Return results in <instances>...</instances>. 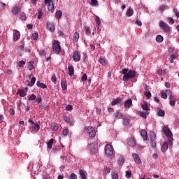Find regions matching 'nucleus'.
I'll return each mask as SVG.
<instances>
[{
  "label": "nucleus",
  "instance_id": "obj_1",
  "mask_svg": "<svg viewBox=\"0 0 179 179\" xmlns=\"http://www.w3.org/2000/svg\"><path fill=\"white\" fill-rule=\"evenodd\" d=\"M122 74L124 75V82H128L129 79H134L135 76H136V72L134 70H129V69H123L122 70Z\"/></svg>",
  "mask_w": 179,
  "mask_h": 179
},
{
  "label": "nucleus",
  "instance_id": "obj_2",
  "mask_svg": "<svg viewBox=\"0 0 179 179\" xmlns=\"http://www.w3.org/2000/svg\"><path fill=\"white\" fill-rule=\"evenodd\" d=\"M105 154L106 156H113L114 155V148L111 144H107L105 146Z\"/></svg>",
  "mask_w": 179,
  "mask_h": 179
},
{
  "label": "nucleus",
  "instance_id": "obj_3",
  "mask_svg": "<svg viewBox=\"0 0 179 179\" xmlns=\"http://www.w3.org/2000/svg\"><path fill=\"white\" fill-rule=\"evenodd\" d=\"M52 48L54 52L56 54L59 55L61 53V45H59V42L58 41H54Z\"/></svg>",
  "mask_w": 179,
  "mask_h": 179
},
{
  "label": "nucleus",
  "instance_id": "obj_4",
  "mask_svg": "<svg viewBox=\"0 0 179 179\" xmlns=\"http://www.w3.org/2000/svg\"><path fill=\"white\" fill-rule=\"evenodd\" d=\"M86 131L87 135H89L90 138H94V136H96V130H94V128L93 127H87L86 129Z\"/></svg>",
  "mask_w": 179,
  "mask_h": 179
},
{
  "label": "nucleus",
  "instance_id": "obj_5",
  "mask_svg": "<svg viewBox=\"0 0 179 179\" xmlns=\"http://www.w3.org/2000/svg\"><path fill=\"white\" fill-rule=\"evenodd\" d=\"M159 27L161 29H163L164 31H165V33H169L170 31V26H169V24L166 22H164V21H160L159 22Z\"/></svg>",
  "mask_w": 179,
  "mask_h": 179
},
{
  "label": "nucleus",
  "instance_id": "obj_6",
  "mask_svg": "<svg viewBox=\"0 0 179 179\" xmlns=\"http://www.w3.org/2000/svg\"><path fill=\"white\" fill-rule=\"evenodd\" d=\"M45 5H48L49 12L54 11V2L51 0H44Z\"/></svg>",
  "mask_w": 179,
  "mask_h": 179
},
{
  "label": "nucleus",
  "instance_id": "obj_7",
  "mask_svg": "<svg viewBox=\"0 0 179 179\" xmlns=\"http://www.w3.org/2000/svg\"><path fill=\"white\" fill-rule=\"evenodd\" d=\"M163 132L167 138H173V133H171V130L167 126L163 127Z\"/></svg>",
  "mask_w": 179,
  "mask_h": 179
},
{
  "label": "nucleus",
  "instance_id": "obj_8",
  "mask_svg": "<svg viewBox=\"0 0 179 179\" xmlns=\"http://www.w3.org/2000/svg\"><path fill=\"white\" fill-rule=\"evenodd\" d=\"M88 150H90V152H92V153H93L94 155H96V153L99 152V148L97 147V145L92 143L89 145Z\"/></svg>",
  "mask_w": 179,
  "mask_h": 179
},
{
  "label": "nucleus",
  "instance_id": "obj_9",
  "mask_svg": "<svg viewBox=\"0 0 179 179\" xmlns=\"http://www.w3.org/2000/svg\"><path fill=\"white\" fill-rule=\"evenodd\" d=\"M81 55L79 51H75L73 54V59L74 62H79L80 61Z\"/></svg>",
  "mask_w": 179,
  "mask_h": 179
},
{
  "label": "nucleus",
  "instance_id": "obj_10",
  "mask_svg": "<svg viewBox=\"0 0 179 179\" xmlns=\"http://www.w3.org/2000/svg\"><path fill=\"white\" fill-rule=\"evenodd\" d=\"M47 29L50 33H54L55 31V25L52 22H47Z\"/></svg>",
  "mask_w": 179,
  "mask_h": 179
},
{
  "label": "nucleus",
  "instance_id": "obj_11",
  "mask_svg": "<svg viewBox=\"0 0 179 179\" xmlns=\"http://www.w3.org/2000/svg\"><path fill=\"white\" fill-rule=\"evenodd\" d=\"M64 120L66 124H71V125H73V124H75V120L72 117L64 116Z\"/></svg>",
  "mask_w": 179,
  "mask_h": 179
},
{
  "label": "nucleus",
  "instance_id": "obj_12",
  "mask_svg": "<svg viewBox=\"0 0 179 179\" xmlns=\"http://www.w3.org/2000/svg\"><path fill=\"white\" fill-rule=\"evenodd\" d=\"M132 157L135 163H138V164H141V163H142V161L141 160V158L139 157V155H138V154L134 153L132 155Z\"/></svg>",
  "mask_w": 179,
  "mask_h": 179
},
{
  "label": "nucleus",
  "instance_id": "obj_13",
  "mask_svg": "<svg viewBox=\"0 0 179 179\" xmlns=\"http://www.w3.org/2000/svg\"><path fill=\"white\" fill-rule=\"evenodd\" d=\"M79 174L81 179H87V173L83 169L79 171Z\"/></svg>",
  "mask_w": 179,
  "mask_h": 179
},
{
  "label": "nucleus",
  "instance_id": "obj_14",
  "mask_svg": "<svg viewBox=\"0 0 179 179\" xmlns=\"http://www.w3.org/2000/svg\"><path fill=\"white\" fill-rule=\"evenodd\" d=\"M13 41H18L20 38V32L19 31L15 30V32L13 34Z\"/></svg>",
  "mask_w": 179,
  "mask_h": 179
},
{
  "label": "nucleus",
  "instance_id": "obj_15",
  "mask_svg": "<svg viewBox=\"0 0 179 179\" xmlns=\"http://www.w3.org/2000/svg\"><path fill=\"white\" fill-rule=\"evenodd\" d=\"M26 83H27V86L29 87H33L34 86V84L36 83V77H32L31 78V81L26 80Z\"/></svg>",
  "mask_w": 179,
  "mask_h": 179
},
{
  "label": "nucleus",
  "instance_id": "obj_16",
  "mask_svg": "<svg viewBox=\"0 0 179 179\" xmlns=\"http://www.w3.org/2000/svg\"><path fill=\"white\" fill-rule=\"evenodd\" d=\"M127 145L129 146H131V148H134V146H135V145H136V142H135V140H134V138H127Z\"/></svg>",
  "mask_w": 179,
  "mask_h": 179
},
{
  "label": "nucleus",
  "instance_id": "obj_17",
  "mask_svg": "<svg viewBox=\"0 0 179 179\" xmlns=\"http://www.w3.org/2000/svg\"><path fill=\"white\" fill-rule=\"evenodd\" d=\"M132 106V99H128L124 102V108H131V106Z\"/></svg>",
  "mask_w": 179,
  "mask_h": 179
},
{
  "label": "nucleus",
  "instance_id": "obj_18",
  "mask_svg": "<svg viewBox=\"0 0 179 179\" xmlns=\"http://www.w3.org/2000/svg\"><path fill=\"white\" fill-rule=\"evenodd\" d=\"M68 71L69 76H73V75L75 73V68L72 65L68 66Z\"/></svg>",
  "mask_w": 179,
  "mask_h": 179
},
{
  "label": "nucleus",
  "instance_id": "obj_19",
  "mask_svg": "<svg viewBox=\"0 0 179 179\" xmlns=\"http://www.w3.org/2000/svg\"><path fill=\"white\" fill-rule=\"evenodd\" d=\"M169 149V143H167V141L164 142L162 146V152H163V153L167 152V150Z\"/></svg>",
  "mask_w": 179,
  "mask_h": 179
},
{
  "label": "nucleus",
  "instance_id": "obj_20",
  "mask_svg": "<svg viewBox=\"0 0 179 179\" xmlns=\"http://www.w3.org/2000/svg\"><path fill=\"white\" fill-rule=\"evenodd\" d=\"M141 135L143 141H148V132L145 129H142L141 131Z\"/></svg>",
  "mask_w": 179,
  "mask_h": 179
},
{
  "label": "nucleus",
  "instance_id": "obj_21",
  "mask_svg": "<svg viewBox=\"0 0 179 179\" xmlns=\"http://www.w3.org/2000/svg\"><path fill=\"white\" fill-rule=\"evenodd\" d=\"M20 10H22L20 8L15 6L12 8V13H13V15H18V13H20Z\"/></svg>",
  "mask_w": 179,
  "mask_h": 179
},
{
  "label": "nucleus",
  "instance_id": "obj_22",
  "mask_svg": "<svg viewBox=\"0 0 179 179\" xmlns=\"http://www.w3.org/2000/svg\"><path fill=\"white\" fill-rule=\"evenodd\" d=\"M17 94L20 96V97H24L27 96V92H26V91H24L23 89L18 90Z\"/></svg>",
  "mask_w": 179,
  "mask_h": 179
},
{
  "label": "nucleus",
  "instance_id": "obj_23",
  "mask_svg": "<svg viewBox=\"0 0 179 179\" xmlns=\"http://www.w3.org/2000/svg\"><path fill=\"white\" fill-rule=\"evenodd\" d=\"M141 108L144 111H150V108L148 106V103L146 102H143L141 103Z\"/></svg>",
  "mask_w": 179,
  "mask_h": 179
},
{
  "label": "nucleus",
  "instance_id": "obj_24",
  "mask_svg": "<svg viewBox=\"0 0 179 179\" xmlns=\"http://www.w3.org/2000/svg\"><path fill=\"white\" fill-rule=\"evenodd\" d=\"M36 86L41 89H47V85L40 81H37Z\"/></svg>",
  "mask_w": 179,
  "mask_h": 179
},
{
  "label": "nucleus",
  "instance_id": "obj_25",
  "mask_svg": "<svg viewBox=\"0 0 179 179\" xmlns=\"http://www.w3.org/2000/svg\"><path fill=\"white\" fill-rule=\"evenodd\" d=\"M32 131L34 132H38L40 131V125L36 123L32 126Z\"/></svg>",
  "mask_w": 179,
  "mask_h": 179
},
{
  "label": "nucleus",
  "instance_id": "obj_26",
  "mask_svg": "<svg viewBox=\"0 0 179 179\" xmlns=\"http://www.w3.org/2000/svg\"><path fill=\"white\" fill-rule=\"evenodd\" d=\"M29 71H33L34 69V61H29L28 63Z\"/></svg>",
  "mask_w": 179,
  "mask_h": 179
},
{
  "label": "nucleus",
  "instance_id": "obj_27",
  "mask_svg": "<svg viewBox=\"0 0 179 179\" xmlns=\"http://www.w3.org/2000/svg\"><path fill=\"white\" fill-rule=\"evenodd\" d=\"M126 15L128 17H131V16H134V9L132 8H128Z\"/></svg>",
  "mask_w": 179,
  "mask_h": 179
},
{
  "label": "nucleus",
  "instance_id": "obj_28",
  "mask_svg": "<svg viewBox=\"0 0 179 179\" xmlns=\"http://www.w3.org/2000/svg\"><path fill=\"white\" fill-rule=\"evenodd\" d=\"M157 117H164V115H166V112L162 109H159L157 113Z\"/></svg>",
  "mask_w": 179,
  "mask_h": 179
},
{
  "label": "nucleus",
  "instance_id": "obj_29",
  "mask_svg": "<svg viewBox=\"0 0 179 179\" xmlns=\"http://www.w3.org/2000/svg\"><path fill=\"white\" fill-rule=\"evenodd\" d=\"M73 40L75 43H78L79 40V33L75 32L73 35Z\"/></svg>",
  "mask_w": 179,
  "mask_h": 179
},
{
  "label": "nucleus",
  "instance_id": "obj_30",
  "mask_svg": "<svg viewBox=\"0 0 179 179\" xmlns=\"http://www.w3.org/2000/svg\"><path fill=\"white\" fill-rule=\"evenodd\" d=\"M50 127H51V129L52 131H58V128H59L58 124H57V123H51Z\"/></svg>",
  "mask_w": 179,
  "mask_h": 179
},
{
  "label": "nucleus",
  "instance_id": "obj_31",
  "mask_svg": "<svg viewBox=\"0 0 179 179\" xmlns=\"http://www.w3.org/2000/svg\"><path fill=\"white\" fill-rule=\"evenodd\" d=\"M163 40H164V38H163V36L157 35L156 36V41H157V43H163Z\"/></svg>",
  "mask_w": 179,
  "mask_h": 179
},
{
  "label": "nucleus",
  "instance_id": "obj_32",
  "mask_svg": "<svg viewBox=\"0 0 179 179\" xmlns=\"http://www.w3.org/2000/svg\"><path fill=\"white\" fill-rule=\"evenodd\" d=\"M54 143V138H51L48 143L47 146L48 149H52V144Z\"/></svg>",
  "mask_w": 179,
  "mask_h": 179
},
{
  "label": "nucleus",
  "instance_id": "obj_33",
  "mask_svg": "<svg viewBox=\"0 0 179 179\" xmlns=\"http://www.w3.org/2000/svg\"><path fill=\"white\" fill-rule=\"evenodd\" d=\"M119 103H121V99L119 98H117L111 102V104L112 106H117V104H119Z\"/></svg>",
  "mask_w": 179,
  "mask_h": 179
},
{
  "label": "nucleus",
  "instance_id": "obj_34",
  "mask_svg": "<svg viewBox=\"0 0 179 179\" xmlns=\"http://www.w3.org/2000/svg\"><path fill=\"white\" fill-rule=\"evenodd\" d=\"M62 16V11L61 10L56 11L55 13L56 19H61Z\"/></svg>",
  "mask_w": 179,
  "mask_h": 179
},
{
  "label": "nucleus",
  "instance_id": "obj_35",
  "mask_svg": "<svg viewBox=\"0 0 179 179\" xmlns=\"http://www.w3.org/2000/svg\"><path fill=\"white\" fill-rule=\"evenodd\" d=\"M61 87H62V89H63V90H66V87H67L66 81L62 80Z\"/></svg>",
  "mask_w": 179,
  "mask_h": 179
},
{
  "label": "nucleus",
  "instance_id": "obj_36",
  "mask_svg": "<svg viewBox=\"0 0 179 179\" xmlns=\"http://www.w3.org/2000/svg\"><path fill=\"white\" fill-rule=\"evenodd\" d=\"M150 141H156V134L154 132H151L150 134Z\"/></svg>",
  "mask_w": 179,
  "mask_h": 179
},
{
  "label": "nucleus",
  "instance_id": "obj_37",
  "mask_svg": "<svg viewBox=\"0 0 179 179\" xmlns=\"http://www.w3.org/2000/svg\"><path fill=\"white\" fill-rule=\"evenodd\" d=\"M148 114H149L148 112H140V115L142 117V118H148Z\"/></svg>",
  "mask_w": 179,
  "mask_h": 179
},
{
  "label": "nucleus",
  "instance_id": "obj_38",
  "mask_svg": "<svg viewBox=\"0 0 179 179\" xmlns=\"http://www.w3.org/2000/svg\"><path fill=\"white\" fill-rule=\"evenodd\" d=\"M99 6V2L97 1V0H91V6Z\"/></svg>",
  "mask_w": 179,
  "mask_h": 179
},
{
  "label": "nucleus",
  "instance_id": "obj_39",
  "mask_svg": "<svg viewBox=\"0 0 179 179\" xmlns=\"http://www.w3.org/2000/svg\"><path fill=\"white\" fill-rule=\"evenodd\" d=\"M36 99H37V96H36V94H30L28 100H29L30 101H32L33 100H36Z\"/></svg>",
  "mask_w": 179,
  "mask_h": 179
},
{
  "label": "nucleus",
  "instance_id": "obj_40",
  "mask_svg": "<svg viewBox=\"0 0 179 179\" xmlns=\"http://www.w3.org/2000/svg\"><path fill=\"white\" fill-rule=\"evenodd\" d=\"M62 135L64 136H68V135H69V129H64L62 131Z\"/></svg>",
  "mask_w": 179,
  "mask_h": 179
},
{
  "label": "nucleus",
  "instance_id": "obj_41",
  "mask_svg": "<svg viewBox=\"0 0 179 179\" xmlns=\"http://www.w3.org/2000/svg\"><path fill=\"white\" fill-rule=\"evenodd\" d=\"M31 38H32V40H38V33L34 32V34H32Z\"/></svg>",
  "mask_w": 179,
  "mask_h": 179
},
{
  "label": "nucleus",
  "instance_id": "obj_42",
  "mask_svg": "<svg viewBox=\"0 0 179 179\" xmlns=\"http://www.w3.org/2000/svg\"><path fill=\"white\" fill-rule=\"evenodd\" d=\"M24 65H26V62L21 60L18 62V66L20 68H23L24 66Z\"/></svg>",
  "mask_w": 179,
  "mask_h": 179
},
{
  "label": "nucleus",
  "instance_id": "obj_43",
  "mask_svg": "<svg viewBox=\"0 0 179 179\" xmlns=\"http://www.w3.org/2000/svg\"><path fill=\"white\" fill-rule=\"evenodd\" d=\"M112 179H118V174L115 171L111 172Z\"/></svg>",
  "mask_w": 179,
  "mask_h": 179
},
{
  "label": "nucleus",
  "instance_id": "obj_44",
  "mask_svg": "<svg viewBox=\"0 0 179 179\" xmlns=\"http://www.w3.org/2000/svg\"><path fill=\"white\" fill-rule=\"evenodd\" d=\"M131 177H132V172L131 171H126V178H131Z\"/></svg>",
  "mask_w": 179,
  "mask_h": 179
},
{
  "label": "nucleus",
  "instance_id": "obj_45",
  "mask_svg": "<svg viewBox=\"0 0 179 179\" xmlns=\"http://www.w3.org/2000/svg\"><path fill=\"white\" fill-rule=\"evenodd\" d=\"M20 19H21V20H26V19H27V16H26V13H21Z\"/></svg>",
  "mask_w": 179,
  "mask_h": 179
},
{
  "label": "nucleus",
  "instance_id": "obj_46",
  "mask_svg": "<svg viewBox=\"0 0 179 179\" xmlns=\"http://www.w3.org/2000/svg\"><path fill=\"white\" fill-rule=\"evenodd\" d=\"M69 179H78V175L74 173H71L69 176Z\"/></svg>",
  "mask_w": 179,
  "mask_h": 179
},
{
  "label": "nucleus",
  "instance_id": "obj_47",
  "mask_svg": "<svg viewBox=\"0 0 179 179\" xmlns=\"http://www.w3.org/2000/svg\"><path fill=\"white\" fill-rule=\"evenodd\" d=\"M124 162L125 159H124V158H119L117 161L118 164H120V166H122V164H124Z\"/></svg>",
  "mask_w": 179,
  "mask_h": 179
},
{
  "label": "nucleus",
  "instance_id": "obj_48",
  "mask_svg": "<svg viewBox=\"0 0 179 179\" xmlns=\"http://www.w3.org/2000/svg\"><path fill=\"white\" fill-rule=\"evenodd\" d=\"M123 125H125L126 127H128L129 125V120L124 119Z\"/></svg>",
  "mask_w": 179,
  "mask_h": 179
},
{
  "label": "nucleus",
  "instance_id": "obj_49",
  "mask_svg": "<svg viewBox=\"0 0 179 179\" xmlns=\"http://www.w3.org/2000/svg\"><path fill=\"white\" fill-rule=\"evenodd\" d=\"M51 80L53 83H57V76L55 74L52 76Z\"/></svg>",
  "mask_w": 179,
  "mask_h": 179
},
{
  "label": "nucleus",
  "instance_id": "obj_50",
  "mask_svg": "<svg viewBox=\"0 0 179 179\" xmlns=\"http://www.w3.org/2000/svg\"><path fill=\"white\" fill-rule=\"evenodd\" d=\"M81 80L83 82H86V80H87V73H85L83 75Z\"/></svg>",
  "mask_w": 179,
  "mask_h": 179
},
{
  "label": "nucleus",
  "instance_id": "obj_51",
  "mask_svg": "<svg viewBox=\"0 0 179 179\" xmlns=\"http://www.w3.org/2000/svg\"><path fill=\"white\" fill-rule=\"evenodd\" d=\"M95 22H96L98 26H100V24H101V22L100 21V17H99V16L96 17Z\"/></svg>",
  "mask_w": 179,
  "mask_h": 179
},
{
  "label": "nucleus",
  "instance_id": "obj_52",
  "mask_svg": "<svg viewBox=\"0 0 179 179\" xmlns=\"http://www.w3.org/2000/svg\"><path fill=\"white\" fill-rule=\"evenodd\" d=\"M66 110H67V111H72V110H73V107L72 105L69 104L66 106Z\"/></svg>",
  "mask_w": 179,
  "mask_h": 179
},
{
  "label": "nucleus",
  "instance_id": "obj_53",
  "mask_svg": "<svg viewBox=\"0 0 179 179\" xmlns=\"http://www.w3.org/2000/svg\"><path fill=\"white\" fill-rule=\"evenodd\" d=\"M145 96L148 98V99H150L152 97V93L149 91L146 92L145 93Z\"/></svg>",
  "mask_w": 179,
  "mask_h": 179
},
{
  "label": "nucleus",
  "instance_id": "obj_54",
  "mask_svg": "<svg viewBox=\"0 0 179 179\" xmlns=\"http://www.w3.org/2000/svg\"><path fill=\"white\" fill-rule=\"evenodd\" d=\"M150 145L152 148V149H155V148H156V141H151Z\"/></svg>",
  "mask_w": 179,
  "mask_h": 179
},
{
  "label": "nucleus",
  "instance_id": "obj_55",
  "mask_svg": "<svg viewBox=\"0 0 179 179\" xmlns=\"http://www.w3.org/2000/svg\"><path fill=\"white\" fill-rule=\"evenodd\" d=\"M161 97H162V99H164V100H166L167 99V93L162 92Z\"/></svg>",
  "mask_w": 179,
  "mask_h": 179
},
{
  "label": "nucleus",
  "instance_id": "obj_56",
  "mask_svg": "<svg viewBox=\"0 0 179 179\" xmlns=\"http://www.w3.org/2000/svg\"><path fill=\"white\" fill-rule=\"evenodd\" d=\"M115 118H121V117H122V113L117 112L115 114Z\"/></svg>",
  "mask_w": 179,
  "mask_h": 179
},
{
  "label": "nucleus",
  "instance_id": "obj_57",
  "mask_svg": "<svg viewBox=\"0 0 179 179\" xmlns=\"http://www.w3.org/2000/svg\"><path fill=\"white\" fill-rule=\"evenodd\" d=\"M99 62L100 64H101L102 65H105L106 64V60H104V59H103V58H99Z\"/></svg>",
  "mask_w": 179,
  "mask_h": 179
},
{
  "label": "nucleus",
  "instance_id": "obj_58",
  "mask_svg": "<svg viewBox=\"0 0 179 179\" xmlns=\"http://www.w3.org/2000/svg\"><path fill=\"white\" fill-rule=\"evenodd\" d=\"M42 98H41V96H38L36 99V103H37L38 104H39V103L41 102V101H42Z\"/></svg>",
  "mask_w": 179,
  "mask_h": 179
},
{
  "label": "nucleus",
  "instance_id": "obj_59",
  "mask_svg": "<svg viewBox=\"0 0 179 179\" xmlns=\"http://www.w3.org/2000/svg\"><path fill=\"white\" fill-rule=\"evenodd\" d=\"M104 174H108V173H110V171H111V169H110V167H107L106 169H104Z\"/></svg>",
  "mask_w": 179,
  "mask_h": 179
},
{
  "label": "nucleus",
  "instance_id": "obj_60",
  "mask_svg": "<svg viewBox=\"0 0 179 179\" xmlns=\"http://www.w3.org/2000/svg\"><path fill=\"white\" fill-rule=\"evenodd\" d=\"M42 16H43V11H41V10H39L38 15V20L41 19Z\"/></svg>",
  "mask_w": 179,
  "mask_h": 179
},
{
  "label": "nucleus",
  "instance_id": "obj_61",
  "mask_svg": "<svg viewBox=\"0 0 179 179\" xmlns=\"http://www.w3.org/2000/svg\"><path fill=\"white\" fill-rule=\"evenodd\" d=\"M18 51H23V50H24V45H20L18 48H17Z\"/></svg>",
  "mask_w": 179,
  "mask_h": 179
},
{
  "label": "nucleus",
  "instance_id": "obj_62",
  "mask_svg": "<svg viewBox=\"0 0 179 179\" xmlns=\"http://www.w3.org/2000/svg\"><path fill=\"white\" fill-rule=\"evenodd\" d=\"M168 20H169L170 24H174V19H173L172 17H169Z\"/></svg>",
  "mask_w": 179,
  "mask_h": 179
},
{
  "label": "nucleus",
  "instance_id": "obj_63",
  "mask_svg": "<svg viewBox=\"0 0 179 179\" xmlns=\"http://www.w3.org/2000/svg\"><path fill=\"white\" fill-rule=\"evenodd\" d=\"M170 106H171V107H174V106H176V101L174 100H171L169 102Z\"/></svg>",
  "mask_w": 179,
  "mask_h": 179
},
{
  "label": "nucleus",
  "instance_id": "obj_64",
  "mask_svg": "<svg viewBox=\"0 0 179 179\" xmlns=\"http://www.w3.org/2000/svg\"><path fill=\"white\" fill-rule=\"evenodd\" d=\"M43 179H48L49 177H50V176L48 175V173H47L46 172H45V173H43Z\"/></svg>",
  "mask_w": 179,
  "mask_h": 179
}]
</instances>
